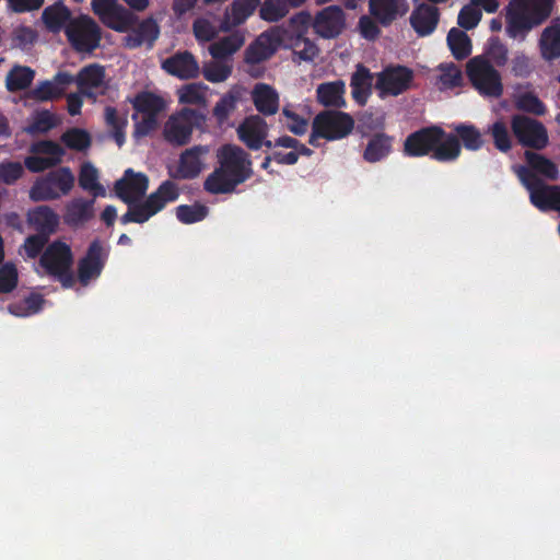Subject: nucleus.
<instances>
[{"label":"nucleus","mask_w":560,"mask_h":560,"mask_svg":"<svg viewBox=\"0 0 560 560\" xmlns=\"http://www.w3.org/2000/svg\"><path fill=\"white\" fill-rule=\"evenodd\" d=\"M219 167L206 179L205 188L211 194H225L234 190L252 175V163L243 149L225 144L217 153Z\"/></svg>","instance_id":"1"},{"label":"nucleus","mask_w":560,"mask_h":560,"mask_svg":"<svg viewBox=\"0 0 560 560\" xmlns=\"http://www.w3.org/2000/svg\"><path fill=\"white\" fill-rule=\"evenodd\" d=\"M556 0H511L505 10L506 34L524 39L530 30L547 20Z\"/></svg>","instance_id":"2"},{"label":"nucleus","mask_w":560,"mask_h":560,"mask_svg":"<svg viewBox=\"0 0 560 560\" xmlns=\"http://www.w3.org/2000/svg\"><path fill=\"white\" fill-rule=\"evenodd\" d=\"M405 151L412 156L424 155L432 151L435 160L448 162L458 158L460 145L455 136L433 127L409 136L405 142Z\"/></svg>","instance_id":"3"},{"label":"nucleus","mask_w":560,"mask_h":560,"mask_svg":"<svg viewBox=\"0 0 560 560\" xmlns=\"http://www.w3.org/2000/svg\"><path fill=\"white\" fill-rule=\"evenodd\" d=\"M74 175L69 167H60L38 177L30 189L32 201L57 200L67 196L74 186Z\"/></svg>","instance_id":"4"},{"label":"nucleus","mask_w":560,"mask_h":560,"mask_svg":"<svg viewBox=\"0 0 560 560\" xmlns=\"http://www.w3.org/2000/svg\"><path fill=\"white\" fill-rule=\"evenodd\" d=\"M73 257L70 247L60 241L51 243L43 253L37 271L58 278L63 287H70L74 279L70 272Z\"/></svg>","instance_id":"5"},{"label":"nucleus","mask_w":560,"mask_h":560,"mask_svg":"<svg viewBox=\"0 0 560 560\" xmlns=\"http://www.w3.org/2000/svg\"><path fill=\"white\" fill-rule=\"evenodd\" d=\"M177 197V186L166 180L143 203L130 207L128 212L121 217V222L124 224L129 222L143 223L161 211L166 203L175 201Z\"/></svg>","instance_id":"6"},{"label":"nucleus","mask_w":560,"mask_h":560,"mask_svg":"<svg viewBox=\"0 0 560 560\" xmlns=\"http://www.w3.org/2000/svg\"><path fill=\"white\" fill-rule=\"evenodd\" d=\"M135 137L147 136L158 126V115L166 107V102L151 92L139 93L133 100Z\"/></svg>","instance_id":"7"},{"label":"nucleus","mask_w":560,"mask_h":560,"mask_svg":"<svg viewBox=\"0 0 560 560\" xmlns=\"http://www.w3.org/2000/svg\"><path fill=\"white\" fill-rule=\"evenodd\" d=\"M521 183L529 192L530 202L541 211L560 212V187L545 185L523 166L514 167Z\"/></svg>","instance_id":"8"},{"label":"nucleus","mask_w":560,"mask_h":560,"mask_svg":"<svg viewBox=\"0 0 560 560\" xmlns=\"http://www.w3.org/2000/svg\"><path fill=\"white\" fill-rule=\"evenodd\" d=\"M353 128V119L346 113L326 110L318 114L313 121L310 143L316 145L318 138L337 140L346 137Z\"/></svg>","instance_id":"9"},{"label":"nucleus","mask_w":560,"mask_h":560,"mask_svg":"<svg viewBox=\"0 0 560 560\" xmlns=\"http://www.w3.org/2000/svg\"><path fill=\"white\" fill-rule=\"evenodd\" d=\"M467 74L480 94L489 97H498L502 94L500 74L486 58L478 56L470 59L467 63Z\"/></svg>","instance_id":"10"},{"label":"nucleus","mask_w":560,"mask_h":560,"mask_svg":"<svg viewBox=\"0 0 560 560\" xmlns=\"http://www.w3.org/2000/svg\"><path fill=\"white\" fill-rule=\"evenodd\" d=\"M66 35L71 46L80 52H91L101 40L100 27L86 15L70 20L66 25Z\"/></svg>","instance_id":"11"},{"label":"nucleus","mask_w":560,"mask_h":560,"mask_svg":"<svg viewBox=\"0 0 560 560\" xmlns=\"http://www.w3.org/2000/svg\"><path fill=\"white\" fill-rule=\"evenodd\" d=\"M413 71L404 66H390L375 77L374 88L381 98L397 96L410 89Z\"/></svg>","instance_id":"12"},{"label":"nucleus","mask_w":560,"mask_h":560,"mask_svg":"<svg viewBox=\"0 0 560 560\" xmlns=\"http://www.w3.org/2000/svg\"><path fill=\"white\" fill-rule=\"evenodd\" d=\"M285 36L280 28L261 33L246 49L245 62L256 65L269 59L280 46L284 47Z\"/></svg>","instance_id":"13"},{"label":"nucleus","mask_w":560,"mask_h":560,"mask_svg":"<svg viewBox=\"0 0 560 560\" xmlns=\"http://www.w3.org/2000/svg\"><path fill=\"white\" fill-rule=\"evenodd\" d=\"M196 121L197 113L189 108L172 115L164 126L165 139L176 145L186 144L190 140Z\"/></svg>","instance_id":"14"},{"label":"nucleus","mask_w":560,"mask_h":560,"mask_svg":"<svg viewBox=\"0 0 560 560\" xmlns=\"http://www.w3.org/2000/svg\"><path fill=\"white\" fill-rule=\"evenodd\" d=\"M511 125L514 136L523 145L542 149L548 143L547 130L539 121L516 115Z\"/></svg>","instance_id":"15"},{"label":"nucleus","mask_w":560,"mask_h":560,"mask_svg":"<svg viewBox=\"0 0 560 560\" xmlns=\"http://www.w3.org/2000/svg\"><path fill=\"white\" fill-rule=\"evenodd\" d=\"M32 155L24 161L27 170L34 173L43 172L58 164L63 155L62 148L51 141H40L31 148Z\"/></svg>","instance_id":"16"},{"label":"nucleus","mask_w":560,"mask_h":560,"mask_svg":"<svg viewBox=\"0 0 560 560\" xmlns=\"http://www.w3.org/2000/svg\"><path fill=\"white\" fill-rule=\"evenodd\" d=\"M92 7L102 22L115 31L126 32L131 25V14L117 0H92Z\"/></svg>","instance_id":"17"},{"label":"nucleus","mask_w":560,"mask_h":560,"mask_svg":"<svg viewBox=\"0 0 560 560\" xmlns=\"http://www.w3.org/2000/svg\"><path fill=\"white\" fill-rule=\"evenodd\" d=\"M148 187L149 178L145 174L128 168L116 182L115 191L124 202L131 205L145 195Z\"/></svg>","instance_id":"18"},{"label":"nucleus","mask_w":560,"mask_h":560,"mask_svg":"<svg viewBox=\"0 0 560 560\" xmlns=\"http://www.w3.org/2000/svg\"><path fill=\"white\" fill-rule=\"evenodd\" d=\"M343 11L337 5H329L317 12L313 19V28L323 38H335L345 28Z\"/></svg>","instance_id":"19"},{"label":"nucleus","mask_w":560,"mask_h":560,"mask_svg":"<svg viewBox=\"0 0 560 560\" xmlns=\"http://www.w3.org/2000/svg\"><path fill=\"white\" fill-rule=\"evenodd\" d=\"M209 149L196 145L185 150L179 158L177 168L173 176L182 179L197 177L207 165Z\"/></svg>","instance_id":"20"},{"label":"nucleus","mask_w":560,"mask_h":560,"mask_svg":"<svg viewBox=\"0 0 560 560\" xmlns=\"http://www.w3.org/2000/svg\"><path fill=\"white\" fill-rule=\"evenodd\" d=\"M162 68L171 75L182 80L197 78L200 67L196 58L188 51L176 52L162 62Z\"/></svg>","instance_id":"21"},{"label":"nucleus","mask_w":560,"mask_h":560,"mask_svg":"<svg viewBox=\"0 0 560 560\" xmlns=\"http://www.w3.org/2000/svg\"><path fill=\"white\" fill-rule=\"evenodd\" d=\"M77 84L80 93L89 97L103 94L106 89L104 68L98 65H90L83 68L77 77Z\"/></svg>","instance_id":"22"},{"label":"nucleus","mask_w":560,"mask_h":560,"mask_svg":"<svg viewBox=\"0 0 560 560\" xmlns=\"http://www.w3.org/2000/svg\"><path fill=\"white\" fill-rule=\"evenodd\" d=\"M107 257L106 249L98 243L91 244L86 256L79 265V279L83 284L100 276Z\"/></svg>","instance_id":"23"},{"label":"nucleus","mask_w":560,"mask_h":560,"mask_svg":"<svg viewBox=\"0 0 560 560\" xmlns=\"http://www.w3.org/2000/svg\"><path fill=\"white\" fill-rule=\"evenodd\" d=\"M240 139L250 149L257 150L264 143L270 147V142L265 141L267 137V124L259 116H252L238 127Z\"/></svg>","instance_id":"24"},{"label":"nucleus","mask_w":560,"mask_h":560,"mask_svg":"<svg viewBox=\"0 0 560 560\" xmlns=\"http://www.w3.org/2000/svg\"><path fill=\"white\" fill-rule=\"evenodd\" d=\"M370 13L383 25L390 24L408 11L406 0H370Z\"/></svg>","instance_id":"25"},{"label":"nucleus","mask_w":560,"mask_h":560,"mask_svg":"<svg viewBox=\"0 0 560 560\" xmlns=\"http://www.w3.org/2000/svg\"><path fill=\"white\" fill-rule=\"evenodd\" d=\"M72 82L73 78L69 73L60 72L51 80L39 83L32 91V95L38 101H51L61 96Z\"/></svg>","instance_id":"26"},{"label":"nucleus","mask_w":560,"mask_h":560,"mask_svg":"<svg viewBox=\"0 0 560 560\" xmlns=\"http://www.w3.org/2000/svg\"><path fill=\"white\" fill-rule=\"evenodd\" d=\"M259 4L260 0H234L225 11L223 28L230 30L243 24Z\"/></svg>","instance_id":"27"},{"label":"nucleus","mask_w":560,"mask_h":560,"mask_svg":"<svg viewBox=\"0 0 560 560\" xmlns=\"http://www.w3.org/2000/svg\"><path fill=\"white\" fill-rule=\"evenodd\" d=\"M28 224L42 234H51L59 224V215L48 206H39L27 213Z\"/></svg>","instance_id":"28"},{"label":"nucleus","mask_w":560,"mask_h":560,"mask_svg":"<svg viewBox=\"0 0 560 560\" xmlns=\"http://www.w3.org/2000/svg\"><path fill=\"white\" fill-rule=\"evenodd\" d=\"M94 215V201L83 198H74L65 207L63 220L67 224L78 226L92 219Z\"/></svg>","instance_id":"29"},{"label":"nucleus","mask_w":560,"mask_h":560,"mask_svg":"<svg viewBox=\"0 0 560 560\" xmlns=\"http://www.w3.org/2000/svg\"><path fill=\"white\" fill-rule=\"evenodd\" d=\"M252 98L258 112L272 115L279 108V94L269 84L257 83L252 91Z\"/></svg>","instance_id":"30"},{"label":"nucleus","mask_w":560,"mask_h":560,"mask_svg":"<svg viewBox=\"0 0 560 560\" xmlns=\"http://www.w3.org/2000/svg\"><path fill=\"white\" fill-rule=\"evenodd\" d=\"M415 31L421 35H429L438 24V10L428 4L419 5L410 18Z\"/></svg>","instance_id":"31"},{"label":"nucleus","mask_w":560,"mask_h":560,"mask_svg":"<svg viewBox=\"0 0 560 560\" xmlns=\"http://www.w3.org/2000/svg\"><path fill=\"white\" fill-rule=\"evenodd\" d=\"M346 85L343 81L322 83L317 88V98L324 106L341 107L345 105Z\"/></svg>","instance_id":"32"},{"label":"nucleus","mask_w":560,"mask_h":560,"mask_svg":"<svg viewBox=\"0 0 560 560\" xmlns=\"http://www.w3.org/2000/svg\"><path fill=\"white\" fill-rule=\"evenodd\" d=\"M244 43V34L236 32L211 44L209 46V52L214 59H225L236 52Z\"/></svg>","instance_id":"33"},{"label":"nucleus","mask_w":560,"mask_h":560,"mask_svg":"<svg viewBox=\"0 0 560 560\" xmlns=\"http://www.w3.org/2000/svg\"><path fill=\"white\" fill-rule=\"evenodd\" d=\"M525 158L528 164L527 170L535 177H537L536 174L551 180H555L559 177V170L556 164L545 156L532 151H526ZM524 167L526 168V166Z\"/></svg>","instance_id":"34"},{"label":"nucleus","mask_w":560,"mask_h":560,"mask_svg":"<svg viewBox=\"0 0 560 560\" xmlns=\"http://www.w3.org/2000/svg\"><path fill=\"white\" fill-rule=\"evenodd\" d=\"M539 49L545 60H553L560 57V26L552 25L542 31Z\"/></svg>","instance_id":"35"},{"label":"nucleus","mask_w":560,"mask_h":560,"mask_svg":"<svg viewBox=\"0 0 560 560\" xmlns=\"http://www.w3.org/2000/svg\"><path fill=\"white\" fill-rule=\"evenodd\" d=\"M79 185L82 189L89 191L94 198L106 196V189L98 182V171L90 162H85L81 165Z\"/></svg>","instance_id":"36"},{"label":"nucleus","mask_w":560,"mask_h":560,"mask_svg":"<svg viewBox=\"0 0 560 560\" xmlns=\"http://www.w3.org/2000/svg\"><path fill=\"white\" fill-rule=\"evenodd\" d=\"M374 81L375 79L373 80L370 71L366 68L358 66L357 71L353 73L351 80L352 95L358 103L364 104L366 102Z\"/></svg>","instance_id":"37"},{"label":"nucleus","mask_w":560,"mask_h":560,"mask_svg":"<svg viewBox=\"0 0 560 560\" xmlns=\"http://www.w3.org/2000/svg\"><path fill=\"white\" fill-rule=\"evenodd\" d=\"M208 94L209 88L203 83H189L177 90L178 101L182 104L205 105Z\"/></svg>","instance_id":"38"},{"label":"nucleus","mask_w":560,"mask_h":560,"mask_svg":"<svg viewBox=\"0 0 560 560\" xmlns=\"http://www.w3.org/2000/svg\"><path fill=\"white\" fill-rule=\"evenodd\" d=\"M232 63L224 59H212L202 66L205 79L211 83H221L226 81L232 73Z\"/></svg>","instance_id":"39"},{"label":"nucleus","mask_w":560,"mask_h":560,"mask_svg":"<svg viewBox=\"0 0 560 560\" xmlns=\"http://www.w3.org/2000/svg\"><path fill=\"white\" fill-rule=\"evenodd\" d=\"M284 47L291 48L294 55L304 61L313 60L318 52L316 45L305 36L285 35Z\"/></svg>","instance_id":"40"},{"label":"nucleus","mask_w":560,"mask_h":560,"mask_svg":"<svg viewBox=\"0 0 560 560\" xmlns=\"http://www.w3.org/2000/svg\"><path fill=\"white\" fill-rule=\"evenodd\" d=\"M42 18L49 31L59 32L70 21V12L63 4L55 3L44 10Z\"/></svg>","instance_id":"41"},{"label":"nucleus","mask_w":560,"mask_h":560,"mask_svg":"<svg viewBox=\"0 0 560 560\" xmlns=\"http://www.w3.org/2000/svg\"><path fill=\"white\" fill-rule=\"evenodd\" d=\"M447 45L456 59H464L471 52L468 35L458 28H452L448 32Z\"/></svg>","instance_id":"42"},{"label":"nucleus","mask_w":560,"mask_h":560,"mask_svg":"<svg viewBox=\"0 0 560 560\" xmlns=\"http://www.w3.org/2000/svg\"><path fill=\"white\" fill-rule=\"evenodd\" d=\"M34 79V71L28 67L15 66L7 75L5 84L9 91L26 89Z\"/></svg>","instance_id":"43"},{"label":"nucleus","mask_w":560,"mask_h":560,"mask_svg":"<svg viewBox=\"0 0 560 560\" xmlns=\"http://www.w3.org/2000/svg\"><path fill=\"white\" fill-rule=\"evenodd\" d=\"M44 300L39 294H31L24 300L9 306V312L18 317H27L36 314L43 307Z\"/></svg>","instance_id":"44"},{"label":"nucleus","mask_w":560,"mask_h":560,"mask_svg":"<svg viewBox=\"0 0 560 560\" xmlns=\"http://www.w3.org/2000/svg\"><path fill=\"white\" fill-rule=\"evenodd\" d=\"M440 89L447 90L460 85L463 75L460 69L454 63H442L438 68Z\"/></svg>","instance_id":"45"},{"label":"nucleus","mask_w":560,"mask_h":560,"mask_svg":"<svg viewBox=\"0 0 560 560\" xmlns=\"http://www.w3.org/2000/svg\"><path fill=\"white\" fill-rule=\"evenodd\" d=\"M290 3L287 0H265L260 7V18L268 22H276L289 12Z\"/></svg>","instance_id":"46"},{"label":"nucleus","mask_w":560,"mask_h":560,"mask_svg":"<svg viewBox=\"0 0 560 560\" xmlns=\"http://www.w3.org/2000/svg\"><path fill=\"white\" fill-rule=\"evenodd\" d=\"M390 151V139L380 135L373 138L364 152V159L369 162H376L385 158Z\"/></svg>","instance_id":"47"},{"label":"nucleus","mask_w":560,"mask_h":560,"mask_svg":"<svg viewBox=\"0 0 560 560\" xmlns=\"http://www.w3.org/2000/svg\"><path fill=\"white\" fill-rule=\"evenodd\" d=\"M56 125L55 117L47 110L36 112L32 115L25 131L28 133H44Z\"/></svg>","instance_id":"48"},{"label":"nucleus","mask_w":560,"mask_h":560,"mask_svg":"<svg viewBox=\"0 0 560 560\" xmlns=\"http://www.w3.org/2000/svg\"><path fill=\"white\" fill-rule=\"evenodd\" d=\"M313 25V19L308 12L302 11L291 18L288 28L281 30L282 35H293V37L305 36L310 25Z\"/></svg>","instance_id":"49"},{"label":"nucleus","mask_w":560,"mask_h":560,"mask_svg":"<svg viewBox=\"0 0 560 560\" xmlns=\"http://www.w3.org/2000/svg\"><path fill=\"white\" fill-rule=\"evenodd\" d=\"M282 122L283 125L295 135H303L306 132L308 127V119L303 117L292 107H284L282 110Z\"/></svg>","instance_id":"50"},{"label":"nucleus","mask_w":560,"mask_h":560,"mask_svg":"<svg viewBox=\"0 0 560 560\" xmlns=\"http://www.w3.org/2000/svg\"><path fill=\"white\" fill-rule=\"evenodd\" d=\"M208 214V209L201 205L179 206L176 209L177 219L185 223L191 224L203 220Z\"/></svg>","instance_id":"51"},{"label":"nucleus","mask_w":560,"mask_h":560,"mask_svg":"<svg viewBox=\"0 0 560 560\" xmlns=\"http://www.w3.org/2000/svg\"><path fill=\"white\" fill-rule=\"evenodd\" d=\"M194 34L199 42H209L217 35L215 24L208 18H198L192 25Z\"/></svg>","instance_id":"52"},{"label":"nucleus","mask_w":560,"mask_h":560,"mask_svg":"<svg viewBox=\"0 0 560 560\" xmlns=\"http://www.w3.org/2000/svg\"><path fill=\"white\" fill-rule=\"evenodd\" d=\"M456 132L464 142V145L469 150H477L482 145V138L480 132L472 126H458Z\"/></svg>","instance_id":"53"},{"label":"nucleus","mask_w":560,"mask_h":560,"mask_svg":"<svg viewBox=\"0 0 560 560\" xmlns=\"http://www.w3.org/2000/svg\"><path fill=\"white\" fill-rule=\"evenodd\" d=\"M62 141L67 147L74 150H83L90 145L88 132L81 129H71L63 133Z\"/></svg>","instance_id":"54"},{"label":"nucleus","mask_w":560,"mask_h":560,"mask_svg":"<svg viewBox=\"0 0 560 560\" xmlns=\"http://www.w3.org/2000/svg\"><path fill=\"white\" fill-rule=\"evenodd\" d=\"M516 106L520 109L533 113L535 115H542L545 106L539 98L533 93H523L516 98Z\"/></svg>","instance_id":"55"},{"label":"nucleus","mask_w":560,"mask_h":560,"mask_svg":"<svg viewBox=\"0 0 560 560\" xmlns=\"http://www.w3.org/2000/svg\"><path fill=\"white\" fill-rule=\"evenodd\" d=\"M18 283L16 268L11 264H5L0 268V293L12 291Z\"/></svg>","instance_id":"56"},{"label":"nucleus","mask_w":560,"mask_h":560,"mask_svg":"<svg viewBox=\"0 0 560 560\" xmlns=\"http://www.w3.org/2000/svg\"><path fill=\"white\" fill-rule=\"evenodd\" d=\"M480 19V10L474 4H468L460 10L458 14V24L466 30H470L478 25Z\"/></svg>","instance_id":"57"},{"label":"nucleus","mask_w":560,"mask_h":560,"mask_svg":"<svg viewBox=\"0 0 560 560\" xmlns=\"http://www.w3.org/2000/svg\"><path fill=\"white\" fill-rule=\"evenodd\" d=\"M491 135L499 150L508 151L511 148V139L504 122H494L491 127Z\"/></svg>","instance_id":"58"},{"label":"nucleus","mask_w":560,"mask_h":560,"mask_svg":"<svg viewBox=\"0 0 560 560\" xmlns=\"http://www.w3.org/2000/svg\"><path fill=\"white\" fill-rule=\"evenodd\" d=\"M23 174V166L19 162H4L0 164V180L12 184Z\"/></svg>","instance_id":"59"},{"label":"nucleus","mask_w":560,"mask_h":560,"mask_svg":"<svg viewBox=\"0 0 560 560\" xmlns=\"http://www.w3.org/2000/svg\"><path fill=\"white\" fill-rule=\"evenodd\" d=\"M236 97L232 93H228L221 97L213 108V114L218 120L223 121L234 110Z\"/></svg>","instance_id":"60"},{"label":"nucleus","mask_w":560,"mask_h":560,"mask_svg":"<svg viewBox=\"0 0 560 560\" xmlns=\"http://www.w3.org/2000/svg\"><path fill=\"white\" fill-rule=\"evenodd\" d=\"M138 34L143 38L144 44L151 46L160 34L158 23L153 19L144 20L138 27Z\"/></svg>","instance_id":"61"},{"label":"nucleus","mask_w":560,"mask_h":560,"mask_svg":"<svg viewBox=\"0 0 560 560\" xmlns=\"http://www.w3.org/2000/svg\"><path fill=\"white\" fill-rule=\"evenodd\" d=\"M312 151L305 145H300V150H291L289 152H275L272 160L279 164L292 165L296 163L300 155H311Z\"/></svg>","instance_id":"62"},{"label":"nucleus","mask_w":560,"mask_h":560,"mask_svg":"<svg viewBox=\"0 0 560 560\" xmlns=\"http://www.w3.org/2000/svg\"><path fill=\"white\" fill-rule=\"evenodd\" d=\"M46 243V237L43 235H33L26 238L23 245V255L27 258H35L42 250Z\"/></svg>","instance_id":"63"},{"label":"nucleus","mask_w":560,"mask_h":560,"mask_svg":"<svg viewBox=\"0 0 560 560\" xmlns=\"http://www.w3.org/2000/svg\"><path fill=\"white\" fill-rule=\"evenodd\" d=\"M359 27L361 35L366 39H374L380 33L376 23L369 16H362L360 19Z\"/></svg>","instance_id":"64"}]
</instances>
